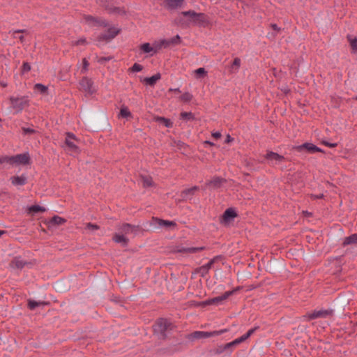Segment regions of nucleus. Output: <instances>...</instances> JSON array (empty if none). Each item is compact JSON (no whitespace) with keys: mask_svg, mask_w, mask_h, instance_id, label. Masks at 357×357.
<instances>
[{"mask_svg":"<svg viewBox=\"0 0 357 357\" xmlns=\"http://www.w3.org/2000/svg\"><path fill=\"white\" fill-rule=\"evenodd\" d=\"M343 246L349 245H357V234H354L344 238L342 242Z\"/></svg>","mask_w":357,"mask_h":357,"instance_id":"4be33fe9","label":"nucleus"},{"mask_svg":"<svg viewBox=\"0 0 357 357\" xmlns=\"http://www.w3.org/2000/svg\"><path fill=\"white\" fill-rule=\"evenodd\" d=\"M295 149L298 151H300V152H301V151H303V150L305 149L306 151H307L309 153H314V152L321 151V150L319 148H318L315 145L310 144V143H305L302 145L295 147Z\"/></svg>","mask_w":357,"mask_h":357,"instance_id":"f8f14e48","label":"nucleus"},{"mask_svg":"<svg viewBox=\"0 0 357 357\" xmlns=\"http://www.w3.org/2000/svg\"><path fill=\"white\" fill-rule=\"evenodd\" d=\"M44 211H45V208L41 207L40 206H37V205L32 206L29 207V213H31V214L37 213L39 212H44Z\"/></svg>","mask_w":357,"mask_h":357,"instance_id":"473e14b6","label":"nucleus"},{"mask_svg":"<svg viewBox=\"0 0 357 357\" xmlns=\"http://www.w3.org/2000/svg\"><path fill=\"white\" fill-rule=\"evenodd\" d=\"M231 294H232L231 291H226L223 295H222L220 296H218L213 299H211L209 301L204 302L202 303V305H209V304L218 303L219 302H221V301L227 299Z\"/></svg>","mask_w":357,"mask_h":357,"instance_id":"2eb2a0df","label":"nucleus"},{"mask_svg":"<svg viewBox=\"0 0 357 357\" xmlns=\"http://www.w3.org/2000/svg\"><path fill=\"white\" fill-rule=\"evenodd\" d=\"M323 143L329 147H335L336 146V144H331L325 142H324Z\"/></svg>","mask_w":357,"mask_h":357,"instance_id":"603ef678","label":"nucleus"},{"mask_svg":"<svg viewBox=\"0 0 357 357\" xmlns=\"http://www.w3.org/2000/svg\"><path fill=\"white\" fill-rule=\"evenodd\" d=\"M33 91L36 94H41L44 96L48 95L47 86H46L42 84H36L33 86Z\"/></svg>","mask_w":357,"mask_h":357,"instance_id":"f3484780","label":"nucleus"},{"mask_svg":"<svg viewBox=\"0 0 357 357\" xmlns=\"http://www.w3.org/2000/svg\"><path fill=\"white\" fill-rule=\"evenodd\" d=\"M5 162V161H4V158H3V160H1V159L0 158V163H1V162Z\"/></svg>","mask_w":357,"mask_h":357,"instance_id":"052dcab7","label":"nucleus"},{"mask_svg":"<svg viewBox=\"0 0 357 357\" xmlns=\"http://www.w3.org/2000/svg\"><path fill=\"white\" fill-rule=\"evenodd\" d=\"M24 132L25 133H32L33 132V130L30 128H24Z\"/></svg>","mask_w":357,"mask_h":357,"instance_id":"3c124183","label":"nucleus"},{"mask_svg":"<svg viewBox=\"0 0 357 357\" xmlns=\"http://www.w3.org/2000/svg\"><path fill=\"white\" fill-rule=\"evenodd\" d=\"M65 222H66L65 219L56 215L47 221V225H48L49 227H52L54 226L63 225Z\"/></svg>","mask_w":357,"mask_h":357,"instance_id":"a211bd4d","label":"nucleus"},{"mask_svg":"<svg viewBox=\"0 0 357 357\" xmlns=\"http://www.w3.org/2000/svg\"><path fill=\"white\" fill-rule=\"evenodd\" d=\"M120 116L123 118H127L130 116V112L126 107H123L121 109Z\"/></svg>","mask_w":357,"mask_h":357,"instance_id":"ea45409f","label":"nucleus"},{"mask_svg":"<svg viewBox=\"0 0 357 357\" xmlns=\"http://www.w3.org/2000/svg\"><path fill=\"white\" fill-rule=\"evenodd\" d=\"M202 249V248H190L188 250V252H195Z\"/></svg>","mask_w":357,"mask_h":357,"instance_id":"09e8293b","label":"nucleus"},{"mask_svg":"<svg viewBox=\"0 0 357 357\" xmlns=\"http://www.w3.org/2000/svg\"><path fill=\"white\" fill-rule=\"evenodd\" d=\"M167 41L169 42V46H170L172 45H176L180 43V37H179V36L177 35V36H174V38H172L169 40H167Z\"/></svg>","mask_w":357,"mask_h":357,"instance_id":"a19ab883","label":"nucleus"},{"mask_svg":"<svg viewBox=\"0 0 357 357\" xmlns=\"http://www.w3.org/2000/svg\"><path fill=\"white\" fill-rule=\"evenodd\" d=\"M205 143H206V144H210V145H213V143H211V142H208V141H206Z\"/></svg>","mask_w":357,"mask_h":357,"instance_id":"4d7b16f0","label":"nucleus"},{"mask_svg":"<svg viewBox=\"0 0 357 357\" xmlns=\"http://www.w3.org/2000/svg\"><path fill=\"white\" fill-rule=\"evenodd\" d=\"M73 44L75 45H82L86 44V41L85 38H81V39H79L78 40L73 41Z\"/></svg>","mask_w":357,"mask_h":357,"instance_id":"a18cd8bd","label":"nucleus"},{"mask_svg":"<svg viewBox=\"0 0 357 357\" xmlns=\"http://www.w3.org/2000/svg\"><path fill=\"white\" fill-rule=\"evenodd\" d=\"M175 91H179L178 89H174Z\"/></svg>","mask_w":357,"mask_h":357,"instance_id":"e2e57ef3","label":"nucleus"},{"mask_svg":"<svg viewBox=\"0 0 357 357\" xmlns=\"http://www.w3.org/2000/svg\"><path fill=\"white\" fill-rule=\"evenodd\" d=\"M213 264V260L208 261L206 264L202 266L200 268L199 272L203 275L204 274L206 273L208 270L211 268L212 265Z\"/></svg>","mask_w":357,"mask_h":357,"instance_id":"c9c22d12","label":"nucleus"},{"mask_svg":"<svg viewBox=\"0 0 357 357\" xmlns=\"http://www.w3.org/2000/svg\"><path fill=\"white\" fill-rule=\"evenodd\" d=\"M212 136L215 139H219L221 137V133L219 132H215L212 133Z\"/></svg>","mask_w":357,"mask_h":357,"instance_id":"8fccbe9b","label":"nucleus"},{"mask_svg":"<svg viewBox=\"0 0 357 357\" xmlns=\"http://www.w3.org/2000/svg\"><path fill=\"white\" fill-rule=\"evenodd\" d=\"M60 284H60L59 282H57V283L56 284V289L57 290H60V289H59V285H60Z\"/></svg>","mask_w":357,"mask_h":357,"instance_id":"5fc2aeb1","label":"nucleus"},{"mask_svg":"<svg viewBox=\"0 0 357 357\" xmlns=\"http://www.w3.org/2000/svg\"><path fill=\"white\" fill-rule=\"evenodd\" d=\"M266 158L268 160L269 164L276 165L279 164L284 160V157L272 151L267 153Z\"/></svg>","mask_w":357,"mask_h":357,"instance_id":"9b49d317","label":"nucleus"},{"mask_svg":"<svg viewBox=\"0 0 357 357\" xmlns=\"http://www.w3.org/2000/svg\"><path fill=\"white\" fill-rule=\"evenodd\" d=\"M80 86L81 89L87 93L92 94L95 91L92 81L87 77H83L82 79L80 81Z\"/></svg>","mask_w":357,"mask_h":357,"instance_id":"9d476101","label":"nucleus"},{"mask_svg":"<svg viewBox=\"0 0 357 357\" xmlns=\"http://www.w3.org/2000/svg\"><path fill=\"white\" fill-rule=\"evenodd\" d=\"M170 8H176L179 6L183 0H165Z\"/></svg>","mask_w":357,"mask_h":357,"instance_id":"72a5a7b5","label":"nucleus"},{"mask_svg":"<svg viewBox=\"0 0 357 357\" xmlns=\"http://www.w3.org/2000/svg\"><path fill=\"white\" fill-rule=\"evenodd\" d=\"M79 140L75 138V135L68 133L65 140V149L71 155H75L79 152L78 148Z\"/></svg>","mask_w":357,"mask_h":357,"instance_id":"7ed1b4c3","label":"nucleus"},{"mask_svg":"<svg viewBox=\"0 0 357 357\" xmlns=\"http://www.w3.org/2000/svg\"><path fill=\"white\" fill-rule=\"evenodd\" d=\"M160 79V75L159 73L153 75L151 77H146L144 79L146 83L150 86L154 85L158 80Z\"/></svg>","mask_w":357,"mask_h":357,"instance_id":"bb28decb","label":"nucleus"},{"mask_svg":"<svg viewBox=\"0 0 357 357\" xmlns=\"http://www.w3.org/2000/svg\"><path fill=\"white\" fill-rule=\"evenodd\" d=\"M30 70H31V66L29 65V63H28L26 62L24 63L22 68V73L24 74V73L29 72Z\"/></svg>","mask_w":357,"mask_h":357,"instance_id":"c03bdc74","label":"nucleus"},{"mask_svg":"<svg viewBox=\"0 0 357 357\" xmlns=\"http://www.w3.org/2000/svg\"><path fill=\"white\" fill-rule=\"evenodd\" d=\"M154 44V49L156 50L157 52L162 50V48H167L169 47V42L166 39H162L160 40L155 41L153 43Z\"/></svg>","mask_w":357,"mask_h":357,"instance_id":"aec40b11","label":"nucleus"},{"mask_svg":"<svg viewBox=\"0 0 357 357\" xmlns=\"http://www.w3.org/2000/svg\"><path fill=\"white\" fill-rule=\"evenodd\" d=\"M25 32V30H16L13 31L12 32H10V33L12 35V36L15 38H18L21 43L24 42V36L22 35V33Z\"/></svg>","mask_w":357,"mask_h":357,"instance_id":"c756f323","label":"nucleus"},{"mask_svg":"<svg viewBox=\"0 0 357 357\" xmlns=\"http://www.w3.org/2000/svg\"><path fill=\"white\" fill-rule=\"evenodd\" d=\"M256 329H257V328L250 329L245 334H244L241 337L236 339L233 342H231L228 343L227 344V347H231V346L236 345L238 344H240V343L243 342V341L247 340L249 337H250L255 333Z\"/></svg>","mask_w":357,"mask_h":357,"instance_id":"ddd939ff","label":"nucleus"},{"mask_svg":"<svg viewBox=\"0 0 357 357\" xmlns=\"http://www.w3.org/2000/svg\"><path fill=\"white\" fill-rule=\"evenodd\" d=\"M154 119L156 122L165 125V127L169 128L172 126V122L168 119H165L161 116H156L154 118Z\"/></svg>","mask_w":357,"mask_h":357,"instance_id":"a878e982","label":"nucleus"},{"mask_svg":"<svg viewBox=\"0 0 357 357\" xmlns=\"http://www.w3.org/2000/svg\"><path fill=\"white\" fill-rule=\"evenodd\" d=\"M140 49L142 52L145 53H151V55H153L155 53H157L156 50L154 49V44L153 43L152 45H151L149 43H144L140 46Z\"/></svg>","mask_w":357,"mask_h":357,"instance_id":"412c9836","label":"nucleus"},{"mask_svg":"<svg viewBox=\"0 0 357 357\" xmlns=\"http://www.w3.org/2000/svg\"><path fill=\"white\" fill-rule=\"evenodd\" d=\"M181 116L183 119L190 120L193 118V115L191 112H182Z\"/></svg>","mask_w":357,"mask_h":357,"instance_id":"37998d69","label":"nucleus"},{"mask_svg":"<svg viewBox=\"0 0 357 357\" xmlns=\"http://www.w3.org/2000/svg\"><path fill=\"white\" fill-rule=\"evenodd\" d=\"M141 182L144 187H149L152 185V179L149 176H141Z\"/></svg>","mask_w":357,"mask_h":357,"instance_id":"2f4dec72","label":"nucleus"},{"mask_svg":"<svg viewBox=\"0 0 357 357\" xmlns=\"http://www.w3.org/2000/svg\"><path fill=\"white\" fill-rule=\"evenodd\" d=\"M142 69V67L139 65V64H137L135 63L133 66H132V70L133 71H135V72H139L141 71Z\"/></svg>","mask_w":357,"mask_h":357,"instance_id":"de8ad7c7","label":"nucleus"},{"mask_svg":"<svg viewBox=\"0 0 357 357\" xmlns=\"http://www.w3.org/2000/svg\"><path fill=\"white\" fill-rule=\"evenodd\" d=\"M29 100L26 96H11L8 100V109L10 113L18 114L29 105Z\"/></svg>","mask_w":357,"mask_h":357,"instance_id":"f257e3e1","label":"nucleus"},{"mask_svg":"<svg viewBox=\"0 0 357 357\" xmlns=\"http://www.w3.org/2000/svg\"><path fill=\"white\" fill-rule=\"evenodd\" d=\"M333 314L332 310H315L311 313H308L307 315H305V317L308 320L315 319L318 318H326L329 316H331Z\"/></svg>","mask_w":357,"mask_h":357,"instance_id":"0eeeda50","label":"nucleus"},{"mask_svg":"<svg viewBox=\"0 0 357 357\" xmlns=\"http://www.w3.org/2000/svg\"><path fill=\"white\" fill-rule=\"evenodd\" d=\"M3 233H4V231H3L0 230V236H1V234H3Z\"/></svg>","mask_w":357,"mask_h":357,"instance_id":"bf43d9fd","label":"nucleus"},{"mask_svg":"<svg viewBox=\"0 0 357 357\" xmlns=\"http://www.w3.org/2000/svg\"><path fill=\"white\" fill-rule=\"evenodd\" d=\"M236 214L234 210H232L231 208H228L224 213L222 221L224 224H227L231 220H232L236 217Z\"/></svg>","mask_w":357,"mask_h":357,"instance_id":"dca6fc26","label":"nucleus"},{"mask_svg":"<svg viewBox=\"0 0 357 357\" xmlns=\"http://www.w3.org/2000/svg\"><path fill=\"white\" fill-rule=\"evenodd\" d=\"M322 197V195L317 196L316 198H321Z\"/></svg>","mask_w":357,"mask_h":357,"instance_id":"680f3d73","label":"nucleus"},{"mask_svg":"<svg viewBox=\"0 0 357 357\" xmlns=\"http://www.w3.org/2000/svg\"><path fill=\"white\" fill-rule=\"evenodd\" d=\"M11 182L15 185H23L26 183V178L23 176H13L11 178Z\"/></svg>","mask_w":357,"mask_h":357,"instance_id":"393cba45","label":"nucleus"},{"mask_svg":"<svg viewBox=\"0 0 357 357\" xmlns=\"http://www.w3.org/2000/svg\"><path fill=\"white\" fill-rule=\"evenodd\" d=\"M192 96L189 93H185L181 97V100L184 102H189L192 100Z\"/></svg>","mask_w":357,"mask_h":357,"instance_id":"79ce46f5","label":"nucleus"},{"mask_svg":"<svg viewBox=\"0 0 357 357\" xmlns=\"http://www.w3.org/2000/svg\"><path fill=\"white\" fill-rule=\"evenodd\" d=\"M185 17H189L193 22H196L199 20L201 17H202V15L201 14H197L195 12L192 11H188V12H183L181 13Z\"/></svg>","mask_w":357,"mask_h":357,"instance_id":"b1692460","label":"nucleus"},{"mask_svg":"<svg viewBox=\"0 0 357 357\" xmlns=\"http://www.w3.org/2000/svg\"><path fill=\"white\" fill-rule=\"evenodd\" d=\"M13 266L17 268H21L24 266V263L19 258H15L12 261Z\"/></svg>","mask_w":357,"mask_h":357,"instance_id":"4c0bfd02","label":"nucleus"},{"mask_svg":"<svg viewBox=\"0 0 357 357\" xmlns=\"http://www.w3.org/2000/svg\"><path fill=\"white\" fill-rule=\"evenodd\" d=\"M139 227L137 226L131 225L130 224H123L119 228L118 230L123 234L125 236H135L138 231Z\"/></svg>","mask_w":357,"mask_h":357,"instance_id":"1a4fd4ad","label":"nucleus"},{"mask_svg":"<svg viewBox=\"0 0 357 357\" xmlns=\"http://www.w3.org/2000/svg\"><path fill=\"white\" fill-rule=\"evenodd\" d=\"M119 32V30L115 27L109 28L107 32L102 36V39L110 40L114 38Z\"/></svg>","mask_w":357,"mask_h":357,"instance_id":"6ab92c4d","label":"nucleus"},{"mask_svg":"<svg viewBox=\"0 0 357 357\" xmlns=\"http://www.w3.org/2000/svg\"><path fill=\"white\" fill-rule=\"evenodd\" d=\"M89 66V63L88 61L86 59H84L82 64L78 66V70L80 71L81 74H84L86 73Z\"/></svg>","mask_w":357,"mask_h":357,"instance_id":"7c9ffc66","label":"nucleus"},{"mask_svg":"<svg viewBox=\"0 0 357 357\" xmlns=\"http://www.w3.org/2000/svg\"><path fill=\"white\" fill-rule=\"evenodd\" d=\"M113 240L123 245H126L129 241L128 237L120 232L119 230L113 236Z\"/></svg>","mask_w":357,"mask_h":357,"instance_id":"4468645a","label":"nucleus"},{"mask_svg":"<svg viewBox=\"0 0 357 357\" xmlns=\"http://www.w3.org/2000/svg\"><path fill=\"white\" fill-rule=\"evenodd\" d=\"M115 11L119 13L121 11L120 8H115Z\"/></svg>","mask_w":357,"mask_h":357,"instance_id":"13d9d810","label":"nucleus"},{"mask_svg":"<svg viewBox=\"0 0 357 357\" xmlns=\"http://www.w3.org/2000/svg\"><path fill=\"white\" fill-rule=\"evenodd\" d=\"M47 303L42 302V301H39V302H36V301H29V308L31 310H33V309H35L38 306L45 305H47Z\"/></svg>","mask_w":357,"mask_h":357,"instance_id":"e433bc0d","label":"nucleus"},{"mask_svg":"<svg viewBox=\"0 0 357 357\" xmlns=\"http://www.w3.org/2000/svg\"><path fill=\"white\" fill-rule=\"evenodd\" d=\"M241 65V60L238 58H235L233 63L231 66V68L232 70H236L238 69L239 66Z\"/></svg>","mask_w":357,"mask_h":357,"instance_id":"58836bf2","label":"nucleus"},{"mask_svg":"<svg viewBox=\"0 0 357 357\" xmlns=\"http://www.w3.org/2000/svg\"><path fill=\"white\" fill-rule=\"evenodd\" d=\"M347 38L353 52H357V38L351 36H348Z\"/></svg>","mask_w":357,"mask_h":357,"instance_id":"c85d7f7f","label":"nucleus"},{"mask_svg":"<svg viewBox=\"0 0 357 357\" xmlns=\"http://www.w3.org/2000/svg\"><path fill=\"white\" fill-rule=\"evenodd\" d=\"M30 158L28 153L18 154L12 157L4 158V161L15 165H26L29 162Z\"/></svg>","mask_w":357,"mask_h":357,"instance_id":"20e7f679","label":"nucleus"},{"mask_svg":"<svg viewBox=\"0 0 357 357\" xmlns=\"http://www.w3.org/2000/svg\"><path fill=\"white\" fill-rule=\"evenodd\" d=\"M233 140V139L229 136V135H227V138L225 139V142L226 143H229L230 142H231Z\"/></svg>","mask_w":357,"mask_h":357,"instance_id":"864d4df0","label":"nucleus"},{"mask_svg":"<svg viewBox=\"0 0 357 357\" xmlns=\"http://www.w3.org/2000/svg\"><path fill=\"white\" fill-rule=\"evenodd\" d=\"M223 182V179L220 177H215L213 179H211L210 181H208L206 185L216 188L221 185L222 183Z\"/></svg>","mask_w":357,"mask_h":357,"instance_id":"5701e85b","label":"nucleus"},{"mask_svg":"<svg viewBox=\"0 0 357 357\" xmlns=\"http://www.w3.org/2000/svg\"><path fill=\"white\" fill-rule=\"evenodd\" d=\"M272 27H273V29L274 30H278V26H277V25H276V24H273V25H272Z\"/></svg>","mask_w":357,"mask_h":357,"instance_id":"6e6d98bb","label":"nucleus"},{"mask_svg":"<svg viewBox=\"0 0 357 357\" xmlns=\"http://www.w3.org/2000/svg\"><path fill=\"white\" fill-rule=\"evenodd\" d=\"M151 225L155 229L158 227L173 228L176 226V223L173 221L163 220L157 218H153L152 219Z\"/></svg>","mask_w":357,"mask_h":357,"instance_id":"6e6552de","label":"nucleus"},{"mask_svg":"<svg viewBox=\"0 0 357 357\" xmlns=\"http://www.w3.org/2000/svg\"><path fill=\"white\" fill-rule=\"evenodd\" d=\"M227 331V329L215 331H212V332L195 331L191 334V337L194 339L208 338V337H213L215 335H221Z\"/></svg>","mask_w":357,"mask_h":357,"instance_id":"423d86ee","label":"nucleus"},{"mask_svg":"<svg viewBox=\"0 0 357 357\" xmlns=\"http://www.w3.org/2000/svg\"><path fill=\"white\" fill-rule=\"evenodd\" d=\"M83 22L90 26H107L106 22L101 18H96L91 15H84L83 17Z\"/></svg>","mask_w":357,"mask_h":357,"instance_id":"39448f33","label":"nucleus"},{"mask_svg":"<svg viewBox=\"0 0 357 357\" xmlns=\"http://www.w3.org/2000/svg\"><path fill=\"white\" fill-rule=\"evenodd\" d=\"M98 228V227L93 224L88 223L86 225V229H88L89 230H94V229H97Z\"/></svg>","mask_w":357,"mask_h":357,"instance_id":"49530a36","label":"nucleus"},{"mask_svg":"<svg viewBox=\"0 0 357 357\" xmlns=\"http://www.w3.org/2000/svg\"><path fill=\"white\" fill-rule=\"evenodd\" d=\"M197 78L204 77L206 75L207 72L204 68H199L193 71Z\"/></svg>","mask_w":357,"mask_h":357,"instance_id":"f704fd0d","label":"nucleus"},{"mask_svg":"<svg viewBox=\"0 0 357 357\" xmlns=\"http://www.w3.org/2000/svg\"><path fill=\"white\" fill-rule=\"evenodd\" d=\"M172 328V324L165 319H159L153 326L154 332L158 333L161 338H165L166 332L171 331Z\"/></svg>","mask_w":357,"mask_h":357,"instance_id":"f03ea898","label":"nucleus"},{"mask_svg":"<svg viewBox=\"0 0 357 357\" xmlns=\"http://www.w3.org/2000/svg\"><path fill=\"white\" fill-rule=\"evenodd\" d=\"M198 189L197 187L195 186L189 189L185 190L182 192L183 199H189L194 194V192Z\"/></svg>","mask_w":357,"mask_h":357,"instance_id":"cd10ccee","label":"nucleus"}]
</instances>
